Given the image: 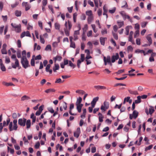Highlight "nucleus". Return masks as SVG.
<instances>
[{
    "label": "nucleus",
    "instance_id": "1",
    "mask_svg": "<svg viewBox=\"0 0 156 156\" xmlns=\"http://www.w3.org/2000/svg\"><path fill=\"white\" fill-rule=\"evenodd\" d=\"M10 119L8 118L6 120V125H8L9 123V128L10 131L13 130H16L18 128L17 119H14L13 122H10Z\"/></svg>",
    "mask_w": 156,
    "mask_h": 156
},
{
    "label": "nucleus",
    "instance_id": "2",
    "mask_svg": "<svg viewBox=\"0 0 156 156\" xmlns=\"http://www.w3.org/2000/svg\"><path fill=\"white\" fill-rule=\"evenodd\" d=\"M11 58L12 59H14L15 60V65L13 63H12V67L14 69H16L17 67H19V69L21 68L20 67L19 60L16 58V56L15 55H12L11 56Z\"/></svg>",
    "mask_w": 156,
    "mask_h": 156
},
{
    "label": "nucleus",
    "instance_id": "3",
    "mask_svg": "<svg viewBox=\"0 0 156 156\" xmlns=\"http://www.w3.org/2000/svg\"><path fill=\"white\" fill-rule=\"evenodd\" d=\"M11 26L15 29V30L16 32L20 33L21 31V25L19 24L17 25L15 23H12Z\"/></svg>",
    "mask_w": 156,
    "mask_h": 156
},
{
    "label": "nucleus",
    "instance_id": "4",
    "mask_svg": "<svg viewBox=\"0 0 156 156\" xmlns=\"http://www.w3.org/2000/svg\"><path fill=\"white\" fill-rule=\"evenodd\" d=\"M120 13L122 17L124 20H125L126 19H128L130 22H132V20L130 19L129 16L126 15L124 11H121L120 12Z\"/></svg>",
    "mask_w": 156,
    "mask_h": 156
},
{
    "label": "nucleus",
    "instance_id": "5",
    "mask_svg": "<svg viewBox=\"0 0 156 156\" xmlns=\"http://www.w3.org/2000/svg\"><path fill=\"white\" fill-rule=\"evenodd\" d=\"M26 121V119L24 118H20L18 120V124L21 126H25Z\"/></svg>",
    "mask_w": 156,
    "mask_h": 156
},
{
    "label": "nucleus",
    "instance_id": "6",
    "mask_svg": "<svg viewBox=\"0 0 156 156\" xmlns=\"http://www.w3.org/2000/svg\"><path fill=\"white\" fill-rule=\"evenodd\" d=\"M109 107V104L108 102L106 101H105L104 103V105H101V109L102 110L105 111L107 109H108Z\"/></svg>",
    "mask_w": 156,
    "mask_h": 156
},
{
    "label": "nucleus",
    "instance_id": "7",
    "mask_svg": "<svg viewBox=\"0 0 156 156\" xmlns=\"http://www.w3.org/2000/svg\"><path fill=\"white\" fill-rule=\"evenodd\" d=\"M21 62L23 67L25 69H26L27 67L30 66V65L28 61L27 60L21 61Z\"/></svg>",
    "mask_w": 156,
    "mask_h": 156
},
{
    "label": "nucleus",
    "instance_id": "8",
    "mask_svg": "<svg viewBox=\"0 0 156 156\" xmlns=\"http://www.w3.org/2000/svg\"><path fill=\"white\" fill-rule=\"evenodd\" d=\"M103 60L105 65H107V63H108L111 62V61L110 56L109 55L106 58L105 56H104L103 57Z\"/></svg>",
    "mask_w": 156,
    "mask_h": 156
},
{
    "label": "nucleus",
    "instance_id": "9",
    "mask_svg": "<svg viewBox=\"0 0 156 156\" xmlns=\"http://www.w3.org/2000/svg\"><path fill=\"white\" fill-rule=\"evenodd\" d=\"M119 58V55L118 53H116L115 55L112 56L111 58V62L112 63L114 62L116 60Z\"/></svg>",
    "mask_w": 156,
    "mask_h": 156
},
{
    "label": "nucleus",
    "instance_id": "10",
    "mask_svg": "<svg viewBox=\"0 0 156 156\" xmlns=\"http://www.w3.org/2000/svg\"><path fill=\"white\" fill-rule=\"evenodd\" d=\"M25 36L27 37H31L29 31H24L22 32L21 34L20 37L21 38H23Z\"/></svg>",
    "mask_w": 156,
    "mask_h": 156
},
{
    "label": "nucleus",
    "instance_id": "11",
    "mask_svg": "<svg viewBox=\"0 0 156 156\" xmlns=\"http://www.w3.org/2000/svg\"><path fill=\"white\" fill-rule=\"evenodd\" d=\"M7 45L6 44H4L2 46V48L1 50V52L2 54H6L7 52L6 50Z\"/></svg>",
    "mask_w": 156,
    "mask_h": 156
},
{
    "label": "nucleus",
    "instance_id": "12",
    "mask_svg": "<svg viewBox=\"0 0 156 156\" xmlns=\"http://www.w3.org/2000/svg\"><path fill=\"white\" fill-rule=\"evenodd\" d=\"M107 39V38L106 37H100V41L101 44L103 45H104L105 41Z\"/></svg>",
    "mask_w": 156,
    "mask_h": 156
},
{
    "label": "nucleus",
    "instance_id": "13",
    "mask_svg": "<svg viewBox=\"0 0 156 156\" xmlns=\"http://www.w3.org/2000/svg\"><path fill=\"white\" fill-rule=\"evenodd\" d=\"M94 87L97 90H105L106 89V87L105 86L100 85L95 86H94Z\"/></svg>",
    "mask_w": 156,
    "mask_h": 156
},
{
    "label": "nucleus",
    "instance_id": "14",
    "mask_svg": "<svg viewBox=\"0 0 156 156\" xmlns=\"http://www.w3.org/2000/svg\"><path fill=\"white\" fill-rule=\"evenodd\" d=\"M30 99V98L29 97L24 95L21 98V100L22 101H24L28 100Z\"/></svg>",
    "mask_w": 156,
    "mask_h": 156
},
{
    "label": "nucleus",
    "instance_id": "15",
    "mask_svg": "<svg viewBox=\"0 0 156 156\" xmlns=\"http://www.w3.org/2000/svg\"><path fill=\"white\" fill-rule=\"evenodd\" d=\"M77 106V109L79 112L80 113L81 112V108L83 106L82 104H76Z\"/></svg>",
    "mask_w": 156,
    "mask_h": 156
},
{
    "label": "nucleus",
    "instance_id": "16",
    "mask_svg": "<svg viewBox=\"0 0 156 156\" xmlns=\"http://www.w3.org/2000/svg\"><path fill=\"white\" fill-rule=\"evenodd\" d=\"M79 130L80 128H77L76 131L74 133V136L77 138H78L80 135Z\"/></svg>",
    "mask_w": 156,
    "mask_h": 156
},
{
    "label": "nucleus",
    "instance_id": "17",
    "mask_svg": "<svg viewBox=\"0 0 156 156\" xmlns=\"http://www.w3.org/2000/svg\"><path fill=\"white\" fill-rule=\"evenodd\" d=\"M62 59V57L60 55H57L53 58V60L56 62V61H61Z\"/></svg>",
    "mask_w": 156,
    "mask_h": 156
},
{
    "label": "nucleus",
    "instance_id": "18",
    "mask_svg": "<svg viewBox=\"0 0 156 156\" xmlns=\"http://www.w3.org/2000/svg\"><path fill=\"white\" fill-rule=\"evenodd\" d=\"M22 5L25 6V10L26 11L29 10L30 8V6L27 4V2L23 3Z\"/></svg>",
    "mask_w": 156,
    "mask_h": 156
},
{
    "label": "nucleus",
    "instance_id": "19",
    "mask_svg": "<svg viewBox=\"0 0 156 156\" xmlns=\"http://www.w3.org/2000/svg\"><path fill=\"white\" fill-rule=\"evenodd\" d=\"M59 69V66L58 64H55L54 66L53 67V69L54 72H56V70H58Z\"/></svg>",
    "mask_w": 156,
    "mask_h": 156
},
{
    "label": "nucleus",
    "instance_id": "20",
    "mask_svg": "<svg viewBox=\"0 0 156 156\" xmlns=\"http://www.w3.org/2000/svg\"><path fill=\"white\" fill-rule=\"evenodd\" d=\"M150 35L151 34L148 35L146 37L147 39L149 42V46L152 43V40L151 37H150Z\"/></svg>",
    "mask_w": 156,
    "mask_h": 156
},
{
    "label": "nucleus",
    "instance_id": "21",
    "mask_svg": "<svg viewBox=\"0 0 156 156\" xmlns=\"http://www.w3.org/2000/svg\"><path fill=\"white\" fill-rule=\"evenodd\" d=\"M26 125L27 126V129L30 128L31 126V121L30 119H28L26 121Z\"/></svg>",
    "mask_w": 156,
    "mask_h": 156
},
{
    "label": "nucleus",
    "instance_id": "22",
    "mask_svg": "<svg viewBox=\"0 0 156 156\" xmlns=\"http://www.w3.org/2000/svg\"><path fill=\"white\" fill-rule=\"evenodd\" d=\"M98 115L99 116V120L100 122H102L103 121V119L104 118V116L102 115L100 113H99Z\"/></svg>",
    "mask_w": 156,
    "mask_h": 156
},
{
    "label": "nucleus",
    "instance_id": "23",
    "mask_svg": "<svg viewBox=\"0 0 156 156\" xmlns=\"http://www.w3.org/2000/svg\"><path fill=\"white\" fill-rule=\"evenodd\" d=\"M94 20L93 16L88 17L87 18V22L88 24H90Z\"/></svg>",
    "mask_w": 156,
    "mask_h": 156
},
{
    "label": "nucleus",
    "instance_id": "24",
    "mask_svg": "<svg viewBox=\"0 0 156 156\" xmlns=\"http://www.w3.org/2000/svg\"><path fill=\"white\" fill-rule=\"evenodd\" d=\"M88 29V26L87 24H85L84 25V27L83 28V32L82 35H85V33Z\"/></svg>",
    "mask_w": 156,
    "mask_h": 156
},
{
    "label": "nucleus",
    "instance_id": "25",
    "mask_svg": "<svg viewBox=\"0 0 156 156\" xmlns=\"http://www.w3.org/2000/svg\"><path fill=\"white\" fill-rule=\"evenodd\" d=\"M122 4H123V5L121 6L122 8H126L127 9H128V5L126 1H123L122 3Z\"/></svg>",
    "mask_w": 156,
    "mask_h": 156
},
{
    "label": "nucleus",
    "instance_id": "26",
    "mask_svg": "<svg viewBox=\"0 0 156 156\" xmlns=\"http://www.w3.org/2000/svg\"><path fill=\"white\" fill-rule=\"evenodd\" d=\"M86 15L88 16V17L93 16L92 11L90 10L86 11Z\"/></svg>",
    "mask_w": 156,
    "mask_h": 156
},
{
    "label": "nucleus",
    "instance_id": "27",
    "mask_svg": "<svg viewBox=\"0 0 156 156\" xmlns=\"http://www.w3.org/2000/svg\"><path fill=\"white\" fill-rule=\"evenodd\" d=\"M2 84L6 86H14V85L12 83H8L5 81H3L2 82Z\"/></svg>",
    "mask_w": 156,
    "mask_h": 156
},
{
    "label": "nucleus",
    "instance_id": "28",
    "mask_svg": "<svg viewBox=\"0 0 156 156\" xmlns=\"http://www.w3.org/2000/svg\"><path fill=\"white\" fill-rule=\"evenodd\" d=\"M138 112L136 110H134L133 111V118L134 119L136 118L138 116Z\"/></svg>",
    "mask_w": 156,
    "mask_h": 156
},
{
    "label": "nucleus",
    "instance_id": "29",
    "mask_svg": "<svg viewBox=\"0 0 156 156\" xmlns=\"http://www.w3.org/2000/svg\"><path fill=\"white\" fill-rule=\"evenodd\" d=\"M99 99L98 97H96L94 98L91 101V104H96V102L98 101Z\"/></svg>",
    "mask_w": 156,
    "mask_h": 156
},
{
    "label": "nucleus",
    "instance_id": "30",
    "mask_svg": "<svg viewBox=\"0 0 156 156\" xmlns=\"http://www.w3.org/2000/svg\"><path fill=\"white\" fill-rule=\"evenodd\" d=\"M128 91L131 94H134V95H137L138 94L137 91L134 90H129Z\"/></svg>",
    "mask_w": 156,
    "mask_h": 156
},
{
    "label": "nucleus",
    "instance_id": "31",
    "mask_svg": "<svg viewBox=\"0 0 156 156\" xmlns=\"http://www.w3.org/2000/svg\"><path fill=\"white\" fill-rule=\"evenodd\" d=\"M15 14L16 16H20L21 15V12L20 11L16 10L15 12Z\"/></svg>",
    "mask_w": 156,
    "mask_h": 156
},
{
    "label": "nucleus",
    "instance_id": "32",
    "mask_svg": "<svg viewBox=\"0 0 156 156\" xmlns=\"http://www.w3.org/2000/svg\"><path fill=\"white\" fill-rule=\"evenodd\" d=\"M55 90L54 89H49L46 90L45 91V92L46 93H49L51 92H55Z\"/></svg>",
    "mask_w": 156,
    "mask_h": 156
},
{
    "label": "nucleus",
    "instance_id": "33",
    "mask_svg": "<svg viewBox=\"0 0 156 156\" xmlns=\"http://www.w3.org/2000/svg\"><path fill=\"white\" fill-rule=\"evenodd\" d=\"M141 97L140 96H138L137 97V99L135 101V102L136 104H138L141 102Z\"/></svg>",
    "mask_w": 156,
    "mask_h": 156
},
{
    "label": "nucleus",
    "instance_id": "34",
    "mask_svg": "<svg viewBox=\"0 0 156 156\" xmlns=\"http://www.w3.org/2000/svg\"><path fill=\"white\" fill-rule=\"evenodd\" d=\"M154 108L152 106H151L149 108V113L151 115L154 112Z\"/></svg>",
    "mask_w": 156,
    "mask_h": 156
},
{
    "label": "nucleus",
    "instance_id": "35",
    "mask_svg": "<svg viewBox=\"0 0 156 156\" xmlns=\"http://www.w3.org/2000/svg\"><path fill=\"white\" fill-rule=\"evenodd\" d=\"M117 23L118 25L119 28H121L122 26H123V25H124L123 21H121V22L117 21Z\"/></svg>",
    "mask_w": 156,
    "mask_h": 156
},
{
    "label": "nucleus",
    "instance_id": "36",
    "mask_svg": "<svg viewBox=\"0 0 156 156\" xmlns=\"http://www.w3.org/2000/svg\"><path fill=\"white\" fill-rule=\"evenodd\" d=\"M76 93H79L82 94H83L85 93V92L83 90H76Z\"/></svg>",
    "mask_w": 156,
    "mask_h": 156
},
{
    "label": "nucleus",
    "instance_id": "37",
    "mask_svg": "<svg viewBox=\"0 0 156 156\" xmlns=\"http://www.w3.org/2000/svg\"><path fill=\"white\" fill-rule=\"evenodd\" d=\"M64 81V80L62 81L61 79L60 78L57 79L55 83H63Z\"/></svg>",
    "mask_w": 156,
    "mask_h": 156
},
{
    "label": "nucleus",
    "instance_id": "38",
    "mask_svg": "<svg viewBox=\"0 0 156 156\" xmlns=\"http://www.w3.org/2000/svg\"><path fill=\"white\" fill-rule=\"evenodd\" d=\"M55 28L56 29L59 30L60 25L58 23H55Z\"/></svg>",
    "mask_w": 156,
    "mask_h": 156
},
{
    "label": "nucleus",
    "instance_id": "39",
    "mask_svg": "<svg viewBox=\"0 0 156 156\" xmlns=\"http://www.w3.org/2000/svg\"><path fill=\"white\" fill-rule=\"evenodd\" d=\"M127 50L128 52L131 51L132 52L133 50V48L131 46H129L127 48Z\"/></svg>",
    "mask_w": 156,
    "mask_h": 156
},
{
    "label": "nucleus",
    "instance_id": "40",
    "mask_svg": "<svg viewBox=\"0 0 156 156\" xmlns=\"http://www.w3.org/2000/svg\"><path fill=\"white\" fill-rule=\"evenodd\" d=\"M112 34L114 39L116 40H117L118 39V36L117 34L113 32H112Z\"/></svg>",
    "mask_w": 156,
    "mask_h": 156
},
{
    "label": "nucleus",
    "instance_id": "41",
    "mask_svg": "<svg viewBox=\"0 0 156 156\" xmlns=\"http://www.w3.org/2000/svg\"><path fill=\"white\" fill-rule=\"evenodd\" d=\"M77 16V14L76 13H75L73 14V19L74 22L75 23L76 22V19Z\"/></svg>",
    "mask_w": 156,
    "mask_h": 156
},
{
    "label": "nucleus",
    "instance_id": "42",
    "mask_svg": "<svg viewBox=\"0 0 156 156\" xmlns=\"http://www.w3.org/2000/svg\"><path fill=\"white\" fill-rule=\"evenodd\" d=\"M0 69L3 72L5 71L6 70V68L4 64L0 66Z\"/></svg>",
    "mask_w": 156,
    "mask_h": 156
},
{
    "label": "nucleus",
    "instance_id": "43",
    "mask_svg": "<svg viewBox=\"0 0 156 156\" xmlns=\"http://www.w3.org/2000/svg\"><path fill=\"white\" fill-rule=\"evenodd\" d=\"M82 101V98L80 97H79V98L77 99L76 104H81L80 103H81Z\"/></svg>",
    "mask_w": 156,
    "mask_h": 156
},
{
    "label": "nucleus",
    "instance_id": "44",
    "mask_svg": "<svg viewBox=\"0 0 156 156\" xmlns=\"http://www.w3.org/2000/svg\"><path fill=\"white\" fill-rule=\"evenodd\" d=\"M91 26L92 27V28L93 29L94 32L96 33L97 31V30L95 28V24H92L91 25Z\"/></svg>",
    "mask_w": 156,
    "mask_h": 156
},
{
    "label": "nucleus",
    "instance_id": "45",
    "mask_svg": "<svg viewBox=\"0 0 156 156\" xmlns=\"http://www.w3.org/2000/svg\"><path fill=\"white\" fill-rule=\"evenodd\" d=\"M107 30L106 29H105L103 30H102L101 31V33L102 35H104V34H107Z\"/></svg>",
    "mask_w": 156,
    "mask_h": 156
},
{
    "label": "nucleus",
    "instance_id": "46",
    "mask_svg": "<svg viewBox=\"0 0 156 156\" xmlns=\"http://www.w3.org/2000/svg\"><path fill=\"white\" fill-rule=\"evenodd\" d=\"M65 33L66 36H68L69 35V30H68L67 29H64Z\"/></svg>",
    "mask_w": 156,
    "mask_h": 156
},
{
    "label": "nucleus",
    "instance_id": "47",
    "mask_svg": "<svg viewBox=\"0 0 156 156\" xmlns=\"http://www.w3.org/2000/svg\"><path fill=\"white\" fill-rule=\"evenodd\" d=\"M115 10L116 8L114 7L112 9L109 10V12L110 13L113 14L115 12Z\"/></svg>",
    "mask_w": 156,
    "mask_h": 156
},
{
    "label": "nucleus",
    "instance_id": "48",
    "mask_svg": "<svg viewBox=\"0 0 156 156\" xmlns=\"http://www.w3.org/2000/svg\"><path fill=\"white\" fill-rule=\"evenodd\" d=\"M70 47L74 48H75L76 47L75 43L74 42H70Z\"/></svg>",
    "mask_w": 156,
    "mask_h": 156
},
{
    "label": "nucleus",
    "instance_id": "49",
    "mask_svg": "<svg viewBox=\"0 0 156 156\" xmlns=\"http://www.w3.org/2000/svg\"><path fill=\"white\" fill-rule=\"evenodd\" d=\"M153 145H151L148 146V147H147L145 149V151H147L148 150H150L153 147Z\"/></svg>",
    "mask_w": 156,
    "mask_h": 156
},
{
    "label": "nucleus",
    "instance_id": "50",
    "mask_svg": "<svg viewBox=\"0 0 156 156\" xmlns=\"http://www.w3.org/2000/svg\"><path fill=\"white\" fill-rule=\"evenodd\" d=\"M119 86H126V85L124 84L121 83H117L115 84L114 85V87H116Z\"/></svg>",
    "mask_w": 156,
    "mask_h": 156
},
{
    "label": "nucleus",
    "instance_id": "51",
    "mask_svg": "<svg viewBox=\"0 0 156 156\" xmlns=\"http://www.w3.org/2000/svg\"><path fill=\"white\" fill-rule=\"evenodd\" d=\"M30 64L32 66H35V61L34 58H32L31 59Z\"/></svg>",
    "mask_w": 156,
    "mask_h": 156
},
{
    "label": "nucleus",
    "instance_id": "52",
    "mask_svg": "<svg viewBox=\"0 0 156 156\" xmlns=\"http://www.w3.org/2000/svg\"><path fill=\"white\" fill-rule=\"evenodd\" d=\"M48 111L51 113H53L54 112V110L53 108L51 107H49L48 108Z\"/></svg>",
    "mask_w": 156,
    "mask_h": 156
},
{
    "label": "nucleus",
    "instance_id": "53",
    "mask_svg": "<svg viewBox=\"0 0 156 156\" xmlns=\"http://www.w3.org/2000/svg\"><path fill=\"white\" fill-rule=\"evenodd\" d=\"M82 62V61L80 59H79L77 60V66L79 68L80 67V64Z\"/></svg>",
    "mask_w": 156,
    "mask_h": 156
},
{
    "label": "nucleus",
    "instance_id": "54",
    "mask_svg": "<svg viewBox=\"0 0 156 156\" xmlns=\"http://www.w3.org/2000/svg\"><path fill=\"white\" fill-rule=\"evenodd\" d=\"M48 7L49 9H50L51 10L52 13L53 14L54 13V12L52 6L51 5H49L48 6Z\"/></svg>",
    "mask_w": 156,
    "mask_h": 156
},
{
    "label": "nucleus",
    "instance_id": "55",
    "mask_svg": "<svg viewBox=\"0 0 156 156\" xmlns=\"http://www.w3.org/2000/svg\"><path fill=\"white\" fill-rule=\"evenodd\" d=\"M19 4V2H16L15 3L12 4L11 6L12 8H15Z\"/></svg>",
    "mask_w": 156,
    "mask_h": 156
},
{
    "label": "nucleus",
    "instance_id": "56",
    "mask_svg": "<svg viewBox=\"0 0 156 156\" xmlns=\"http://www.w3.org/2000/svg\"><path fill=\"white\" fill-rule=\"evenodd\" d=\"M98 0H94V2L95 5V7L98 8Z\"/></svg>",
    "mask_w": 156,
    "mask_h": 156
},
{
    "label": "nucleus",
    "instance_id": "57",
    "mask_svg": "<svg viewBox=\"0 0 156 156\" xmlns=\"http://www.w3.org/2000/svg\"><path fill=\"white\" fill-rule=\"evenodd\" d=\"M125 71L124 69H120L118 70V71L116 72V73L118 74H119L121 73H123Z\"/></svg>",
    "mask_w": 156,
    "mask_h": 156
},
{
    "label": "nucleus",
    "instance_id": "58",
    "mask_svg": "<svg viewBox=\"0 0 156 156\" xmlns=\"http://www.w3.org/2000/svg\"><path fill=\"white\" fill-rule=\"evenodd\" d=\"M12 116L13 119H16L18 117L17 114L16 113H13L12 114Z\"/></svg>",
    "mask_w": 156,
    "mask_h": 156
},
{
    "label": "nucleus",
    "instance_id": "59",
    "mask_svg": "<svg viewBox=\"0 0 156 156\" xmlns=\"http://www.w3.org/2000/svg\"><path fill=\"white\" fill-rule=\"evenodd\" d=\"M62 106L64 109L66 110L67 108V103L65 102H64L62 104Z\"/></svg>",
    "mask_w": 156,
    "mask_h": 156
},
{
    "label": "nucleus",
    "instance_id": "60",
    "mask_svg": "<svg viewBox=\"0 0 156 156\" xmlns=\"http://www.w3.org/2000/svg\"><path fill=\"white\" fill-rule=\"evenodd\" d=\"M144 52V51L143 50H140L139 49H137V50H136L135 51V52L136 53H142V52Z\"/></svg>",
    "mask_w": 156,
    "mask_h": 156
},
{
    "label": "nucleus",
    "instance_id": "61",
    "mask_svg": "<svg viewBox=\"0 0 156 156\" xmlns=\"http://www.w3.org/2000/svg\"><path fill=\"white\" fill-rule=\"evenodd\" d=\"M147 23V22H144L142 23L141 24V27L143 28L145 27L146 26Z\"/></svg>",
    "mask_w": 156,
    "mask_h": 156
},
{
    "label": "nucleus",
    "instance_id": "62",
    "mask_svg": "<svg viewBox=\"0 0 156 156\" xmlns=\"http://www.w3.org/2000/svg\"><path fill=\"white\" fill-rule=\"evenodd\" d=\"M51 45L50 44H48L46 46L45 48V50L46 51H47L48 50H51Z\"/></svg>",
    "mask_w": 156,
    "mask_h": 156
},
{
    "label": "nucleus",
    "instance_id": "63",
    "mask_svg": "<svg viewBox=\"0 0 156 156\" xmlns=\"http://www.w3.org/2000/svg\"><path fill=\"white\" fill-rule=\"evenodd\" d=\"M69 66L71 67H73V68H74L75 67V65H74L71 61H69Z\"/></svg>",
    "mask_w": 156,
    "mask_h": 156
},
{
    "label": "nucleus",
    "instance_id": "64",
    "mask_svg": "<svg viewBox=\"0 0 156 156\" xmlns=\"http://www.w3.org/2000/svg\"><path fill=\"white\" fill-rule=\"evenodd\" d=\"M5 62L6 63H9L10 62V60L9 58L6 57L5 58Z\"/></svg>",
    "mask_w": 156,
    "mask_h": 156
}]
</instances>
